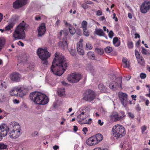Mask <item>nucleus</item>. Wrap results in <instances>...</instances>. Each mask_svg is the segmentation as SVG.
Returning a JSON list of instances; mask_svg holds the SVG:
<instances>
[{"label": "nucleus", "instance_id": "f257e3e1", "mask_svg": "<svg viewBox=\"0 0 150 150\" xmlns=\"http://www.w3.org/2000/svg\"><path fill=\"white\" fill-rule=\"evenodd\" d=\"M52 62L51 70L53 74L58 76L62 75L68 66V62L59 52H56Z\"/></svg>", "mask_w": 150, "mask_h": 150}, {"label": "nucleus", "instance_id": "f03ea898", "mask_svg": "<svg viewBox=\"0 0 150 150\" xmlns=\"http://www.w3.org/2000/svg\"><path fill=\"white\" fill-rule=\"evenodd\" d=\"M30 98L35 103L39 105L46 104L49 101L48 97L45 94L36 91L30 94Z\"/></svg>", "mask_w": 150, "mask_h": 150}, {"label": "nucleus", "instance_id": "7ed1b4c3", "mask_svg": "<svg viewBox=\"0 0 150 150\" xmlns=\"http://www.w3.org/2000/svg\"><path fill=\"white\" fill-rule=\"evenodd\" d=\"M8 135L11 138L16 139L22 134L21 126L18 123L15 121L11 122L8 127Z\"/></svg>", "mask_w": 150, "mask_h": 150}, {"label": "nucleus", "instance_id": "20e7f679", "mask_svg": "<svg viewBox=\"0 0 150 150\" xmlns=\"http://www.w3.org/2000/svg\"><path fill=\"white\" fill-rule=\"evenodd\" d=\"M26 23L23 21L16 27L13 33V36L16 40L24 39L25 38V32L24 31Z\"/></svg>", "mask_w": 150, "mask_h": 150}, {"label": "nucleus", "instance_id": "39448f33", "mask_svg": "<svg viewBox=\"0 0 150 150\" xmlns=\"http://www.w3.org/2000/svg\"><path fill=\"white\" fill-rule=\"evenodd\" d=\"M112 131L113 136L117 139L122 137L126 133L124 127L120 125H117L113 126Z\"/></svg>", "mask_w": 150, "mask_h": 150}, {"label": "nucleus", "instance_id": "423d86ee", "mask_svg": "<svg viewBox=\"0 0 150 150\" xmlns=\"http://www.w3.org/2000/svg\"><path fill=\"white\" fill-rule=\"evenodd\" d=\"M38 55L41 59L42 63L44 65H47L48 64L47 59L50 57V54L46 49L42 48H39L37 51Z\"/></svg>", "mask_w": 150, "mask_h": 150}, {"label": "nucleus", "instance_id": "0eeeda50", "mask_svg": "<svg viewBox=\"0 0 150 150\" xmlns=\"http://www.w3.org/2000/svg\"><path fill=\"white\" fill-rule=\"evenodd\" d=\"M126 117L125 112L120 110L118 112H114L110 116L111 120L114 122L122 121L125 119Z\"/></svg>", "mask_w": 150, "mask_h": 150}, {"label": "nucleus", "instance_id": "6e6552de", "mask_svg": "<svg viewBox=\"0 0 150 150\" xmlns=\"http://www.w3.org/2000/svg\"><path fill=\"white\" fill-rule=\"evenodd\" d=\"M82 99L86 101L91 102L95 98L96 93L92 90L87 89L83 94Z\"/></svg>", "mask_w": 150, "mask_h": 150}, {"label": "nucleus", "instance_id": "1a4fd4ad", "mask_svg": "<svg viewBox=\"0 0 150 150\" xmlns=\"http://www.w3.org/2000/svg\"><path fill=\"white\" fill-rule=\"evenodd\" d=\"M81 78V74L72 73L68 75L67 79L69 82L74 83L79 82Z\"/></svg>", "mask_w": 150, "mask_h": 150}, {"label": "nucleus", "instance_id": "9d476101", "mask_svg": "<svg viewBox=\"0 0 150 150\" xmlns=\"http://www.w3.org/2000/svg\"><path fill=\"white\" fill-rule=\"evenodd\" d=\"M118 96L122 105L125 107L128 104L127 95L125 93L120 92L118 93Z\"/></svg>", "mask_w": 150, "mask_h": 150}, {"label": "nucleus", "instance_id": "9b49d317", "mask_svg": "<svg viewBox=\"0 0 150 150\" xmlns=\"http://www.w3.org/2000/svg\"><path fill=\"white\" fill-rule=\"evenodd\" d=\"M115 80V81H112L110 83L109 87L111 89L115 90L116 88H118L120 86H121L122 83V79L121 77H118Z\"/></svg>", "mask_w": 150, "mask_h": 150}, {"label": "nucleus", "instance_id": "f8f14e48", "mask_svg": "<svg viewBox=\"0 0 150 150\" xmlns=\"http://www.w3.org/2000/svg\"><path fill=\"white\" fill-rule=\"evenodd\" d=\"M8 130V127L5 124L0 125V141L7 135Z\"/></svg>", "mask_w": 150, "mask_h": 150}, {"label": "nucleus", "instance_id": "ddd939ff", "mask_svg": "<svg viewBox=\"0 0 150 150\" xmlns=\"http://www.w3.org/2000/svg\"><path fill=\"white\" fill-rule=\"evenodd\" d=\"M140 11L142 13H146L150 9V1H145L140 7Z\"/></svg>", "mask_w": 150, "mask_h": 150}, {"label": "nucleus", "instance_id": "4468645a", "mask_svg": "<svg viewBox=\"0 0 150 150\" xmlns=\"http://www.w3.org/2000/svg\"><path fill=\"white\" fill-rule=\"evenodd\" d=\"M27 3V0H17L13 3V6L14 8L17 9L22 7Z\"/></svg>", "mask_w": 150, "mask_h": 150}, {"label": "nucleus", "instance_id": "2eb2a0df", "mask_svg": "<svg viewBox=\"0 0 150 150\" xmlns=\"http://www.w3.org/2000/svg\"><path fill=\"white\" fill-rule=\"evenodd\" d=\"M83 42V40L80 39L79 42L77 44V51L78 53L81 55H83L84 53L82 44Z\"/></svg>", "mask_w": 150, "mask_h": 150}, {"label": "nucleus", "instance_id": "dca6fc26", "mask_svg": "<svg viewBox=\"0 0 150 150\" xmlns=\"http://www.w3.org/2000/svg\"><path fill=\"white\" fill-rule=\"evenodd\" d=\"M21 76L18 73L14 72L11 73L10 75V78L12 81L18 82L20 81Z\"/></svg>", "mask_w": 150, "mask_h": 150}, {"label": "nucleus", "instance_id": "f3484780", "mask_svg": "<svg viewBox=\"0 0 150 150\" xmlns=\"http://www.w3.org/2000/svg\"><path fill=\"white\" fill-rule=\"evenodd\" d=\"M95 139V137L93 136L89 137L86 141V144L90 146H93L97 144V142Z\"/></svg>", "mask_w": 150, "mask_h": 150}, {"label": "nucleus", "instance_id": "a211bd4d", "mask_svg": "<svg viewBox=\"0 0 150 150\" xmlns=\"http://www.w3.org/2000/svg\"><path fill=\"white\" fill-rule=\"evenodd\" d=\"M46 29L45 26V24L43 23L41 25H40L38 29V35L39 37L42 36V35H44L46 31Z\"/></svg>", "mask_w": 150, "mask_h": 150}, {"label": "nucleus", "instance_id": "6ab92c4d", "mask_svg": "<svg viewBox=\"0 0 150 150\" xmlns=\"http://www.w3.org/2000/svg\"><path fill=\"white\" fill-rule=\"evenodd\" d=\"M86 112L84 111L82 112L80 115L78 116L77 119L78 121L81 124H82L83 121H84L86 120Z\"/></svg>", "mask_w": 150, "mask_h": 150}, {"label": "nucleus", "instance_id": "aec40b11", "mask_svg": "<svg viewBox=\"0 0 150 150\" xmlns=\"http://www.w3.org/2000/svg\"><path fill=\"white\" fill-rule=\"evenodd\" d=\"M18 87V95L20 97H23L25 95V93L24 91L23 88Z\"/></svg>", "mask_w": 150, "mask_h": 150}, {"label": "nucleus", "instance_id": "412c9836", "mask_svg": "<svg viewBox=\"0 0 150 150\" xmlns=\"http://www.w3.org/2000/svg\"><path fill=\"white\" fill-rule=\"evenodd\" d=\"M18 87V95L20 97H23L25 95V93L24 91L23 88Z\"/></svg>", "mask_w": 150, "mask_h": 150}, {"label": "nucleus", "instance_id": "4be33fe9", "mask_svg": "<svg viewBox=\"0 0 150 150\" xmlns=\"http://www.w3.org/2000/svg\"><path fill=\"white\" fill-rule=\"evenodd\" d=\"M93 137H94L96 141L97 142V144L102 141L103 138V135L100 134H97Z\"/></svg>", "mask_w": 150, "mask_h": 150}, {"label": "nucleus", "instance_id": "5701e85b", "mask_svg": "<svg viewBox=\"0 0 150 150\" xmlns=\"http://www.w3.org/2000/svg\"><path fill=\"white\" fill-rule=\"evenodd\" d=\"M18 87H14L13 90L11 91L10 95L12 96H18Z\"/></svg>", "mask_w": 150, "mask_h": 150}, {"label": "nucleus", "instance_id": "b1692460", "mask_svg": "<svg viewBox=\"0 0 150 150\" xmlns=\"http://www.w3.org/2000/svg\"><path fill=\"white\" fill-rule=\"evenodd\" d=\"M113 43L115 46L118 47L120 45V42L118 40L117 37H115L113 38Z\"/></svg>", "mask_w": 150, "mask_h": 150}, {"label": "nucleus", "instance_id": "393cba45", "mask_svg": "<svg viewBox=\"0 0 150 150\" xmlns=\"http://www.w3.org/2000/svg\"><path fill=\"white\" fill-rule=\"evenodd\" d=\"M95 33L96 34L100 36H104L105 35L103 30L101 29H96Z\"/></svg>", "mask_w": 150, "mask_h": 150}, {"label": "nucleus", "instance_id": "a878e982", "mask_svg": "<svg viewBox=\"0 0 150 150\" xmlns=\"http://www.w3.org/2000/svg\"><path fill=\"white\" fill-rule=\"evenodd\" d=\"M122 62L125 64L124 65H123L124 67L128 68L129 67L130 64L129 61H127L126 58H123L122 59Z\"/></svg>", "mask_w": 150, "mask_h": 150}, {"label": "nucleus", "instance_id": "bb28decb", "mask_svg": "<svg viewBox=\"0 0 150 150\" xmlns=\"http://www.w3.org/2000/svg\"><path fill=\"white\" fill-rule=\"evenodd\" d=\"M58 95L59 96H62L65 94V91L64 88H61L58 89L57 91Z\"/></svg>", "mask_w": 150, "mask_h": 150}, {"label": "nucleus", "instance_id": "cd10ccee", "mask_svg": "<svg viewBox=\"0 0 150 150\" xmlns=\"http://www.w3.org/2000/svg\"><path fill=\"white\" fill-rule=\"evenodd\" d=\"M87 54L88 57L91 59L93 60L96 59L95 58V55L93 52L90 51L88 52Z\"/></svg>", "mask_w": 150, "mask_h": 150}, {"label": "nucleus", "instance_id": "c85d7f7f", "mask_svg": "<svg viewBox=\"0 0 150 150\" xmlns=\"http://www.w3.org/2000/svg\"><path fill=\"white\" fill-rule=\"evenodd\" d=\"M5 43V39L3 38H0V52L2 49Z\"/></svg>", "mask_w": 150, "mask_h": 150}, {"label": "nucleus", "instance_id": "c756f323", "mask_svg": "<svg viewBox=\"0 0 150 150\" xmlns=\"http://www.w3.org/2000/svg\"><path fill=\"white\" fill-rule=\"evenodd\" d=\"M138 63L142 66H144L145 64V62L144 59L142 57L137 59Z\"/></svg>", "mask_w": 150, "mask_h": 150}, {"label": "nucleus", "instance_id": "7c9ffc66", "mask_svg": "<svg viewBox=\"0 0 150 150\" xmlns=\"http://www.w3.org/2000/svg\"><path fill=\"white\" fill-rule=\"evenodd\" d=\"M69 29L70 33L72 35L74 34L75 33L76 31L75 28L70 24L69 25Z\"/></svg>", "mask_w": 150, "mask_h": 150}, {"label": "nucleus", "instance_id": "2f4dec72", "mask_svg": "<svg viewBox=\"0 0 150 150\" xmlns=\"http://www.w3.org/2000/svg\"><path fill=\"white\" fill-rule=\"evenodd\" d=\"M95 51L96 52L100 55H102L104 52L102 48H96L95 49Z\"/></svg>", "mask_w": 150, "mask_h": 150}, {"label": "nucleus", "instance_id": "473e14b6", "mask_svg": "<svg viewBox=\"0 0 150 150\" xmlns=\"http://www.w3.org/2000/svg\"><path fill=\"white\" fill-rule=\"evenodd\" d=\"M13 26L14 25L13 23H10L5 27V30L6 31L9 30L13 28Z\"/></svg>", "mask_w": 150, "mask_h": 150}, {"label": "nucleus", "instance_id": "72a5a7b5", "mask_svg": "<svg viewBox=\"0 0 150 150\" xmlns=\"http://www.w3.org/2000/svg\"><path fill=\"white\" fill-rule=\"evenodd\" d=\"M142 54L145 55H149L150 54V52L149 50H147L144 47H142Z\"/></svg>", "mask_w": 150, "mask_h": 150}, {"label": "nucleus", "instance_id": "f704fd0d", "mask_svg": "<svg viewBox=\"0 0 150 150\" xmlns=\"http://www.w3.org/2000/svg\"><path fill=\"white\" fill-rule=\"evenodd\" d=\"M99 89L102 92H105V86L102 84H100L98 86Z\"/></svg>", "mask_w": 150, "mask_h": 150}, {"label": "nucleus", "instance_id": "c9c22d12", "mask_svg": "<svg viewBox=\"0 0 150 150\" xmlns=\"http://www.w3.org/2000/svg\"><path fill=\"white\" fill-rule=\"evenodd\" d=\"M105 50L106 53H109L112 51V47L108 46L105 49Z\"/></svg>", "mask_w": 150, "mask_h": 150}, {"label": "nucleus", "instance_id": "e433bc0d", "mask_svg": "<svg viewBox=\"0 0 150 150\" xmlns=\"http://www.w3.org/2000/svg\"><path fill=\"white\" fill-rule=\"evenodd\" d=\"M87 23L86 21H83L81 23V27L83 29H86L87 28Z\"/></svg>", "mask_w": 150, "mask_h": 150}, {"label": "nucleus", "instance_id": "4c0bfd02", "mask_svg": "<svg viewBox=\"0 0 150 150\" xmlns=\"http://www.w3.org/2000/svg\"><path fill=\"white\" fill-rule=\"evenodd\" d=\"M87 69L89 70L91 73H93L94 71L93 67L91 64H88L87 67Z\"/></svg>", "mask_w": 150, "mask_h": 150}, {"label": "nucleus", "instance_id": "58836bf2", "mask_svg": "<svg viewBox=\"0 0 150 150\" xmlns=\"http://www.w3.org/2000/svg\"><path fill=\"white\" fill-rule=\"evenodd\" d=\"M83 33L85 36H87L90 35V32L89 30H87V28L86 29H83Z\"/></svg>", "mask_w": 150, "mask_h": 150}, {"label": "nucleus", "instance_id": "ea45409f", "mask_svg": "<svg viewBox=\"0 0 150 150\" xmlns=\"http://www.w3.org/2000/svg\"><path fill=\"white\" fill-rule=\"evenodd\" d=\"M92 120L91 118H89L87 121L86 120H85L84 121H83L82 124H88L90 125L92 122Z\"/></svg>", "mask_w": 150, "mask_h": 150}, {"label": "nucleus", "instance_id": "a19ab883", "mask_svg": "<svg viewBox=\"0 0 150 150\" xmlns=\"http://www.w3.org/2000/svg\"><path fill=\"white\" fill-rule=\"evenodd\" d=\"M86 48L87 50H91L93 48V46L91 44L88 42L86 44Z\"/></svg>", "mask_w": 150, "mask_h": 150}, {"label": "nucleus", "instance_id": "79ce46f5", "mask_svg": "<svg viewBox=\"0 0 150 150\" xmlns=\"http://www.w3.org/2000/svg\"><path fill=\"white\" fill-rule=\"evenodd\" d=\"M7 146L6 144L0 143V149H5L7 148Z\"/></svg>", "mask_w": 150, "mask_h": 150}, {"label": "nucleus", "instance_id": "37998d69", "mask_svg": "<svg viewBox=\"0 0 150 150\" xmlns=\"http://www.w3.org/2000/svg\"><path fill=\"white\" fill-rule=\"evenodd\" d=\"M6 87V83L2 81L1 84L0 86V89H5Z\"/></svg>", "mask_w": 150, "mask_h": 150}, {"label": "nucleus", "instance_id": "c03bdc74", "mask_svg": "<svg viewBox=\"0 0 150 150\" xmlns=\"http://www.w3.org/2000/svg\"><path fill=\"white\" fill-rule=\"evenodd\" d=\"M70 54L72 56H76V50L74 49H71L69 51Z\"/></svg>", "mask_w": 150, "mask_h": 150}, {"label": "nucleus", "instance_id": "a18cd8bd", "mask_svg": "<svg viewBox=\"0 0 150 150\" xmlns=\"http://www.w3.org/2000/svg\"><path fill=\"white\" fill-rule=\"evenodd\" d=\"M127 46L129 49L133 48V43L132 41L128 42L127 43Z\"/></svg>", "mask_w": 150, "mask_h": 150}, {"label": "nucleus", "instance_id": "49530a36", "mask_svg": "<svg viewBox=\"0 0 150 150\" xmlns=\"http://www.w3.org/2000/svg\"><path fill=\"white\" fill-rule=\"evenodd\" d=\"M135 54L137 59H139L142 57L140 56V55L139 54L138 52L136 50H135Z\"/></svg>", "mask_w": 150, "mask_h": 150}, {"label": "nucleus", "instance_id": "de8ad7c7", "mask_svg": "<svg viewBox=\"0 0 150 150\" xmlns=\"http://www.w3.org/2000/svg\"><path fill=\"white\" fill-rule=\"evenodd\" d=\"M140 76L141 79H144L146 77V75L145 74L143 73H142L140 74Z\"/></svg>", "mask_w": 150, "mask_h": 150}, {"label": "nucleus", "instance_id": "09e8293b", "mask_svg": "<svg viewBox=\"0 0 150 150\" xmlns=\"http://www.w3.org/2000/svg\"><path fill=\"white\" fill-rule=\"evenodd\" d=\"M81 6L84 9L88 8L90 7L89 6L87 5L85 3L82 4L81 5Z\"/></svg>", "mask_w": 150, "mask_h": 150}, {"label": "nucleus", "instance_id": "8fccbe9b", "mask_svg": "<svg viewBox=\"0 0 150 150\" xmlns=\"http://www.w3.org/2000/svg\"><path fill=\"white\" fill-rule=\"evenodd\" d=\"M63 45L64 47H67L68 46V44L67 41H63L61 42Z\"/></svg>", "mask_w": 150, "mask_h": 150}, {"label": "nucleus", "instance_id": "3c124183", "mask_svg": "<svg viewBox=\"0 0 150 150\" xmlns=\"http://www.w3.org/2000/svg\"><path fill=\"white\" fill-rule=\"evenodd\" d=\"M146 127L145 125H144L141 127V131L142 133H143L146 130Z\"/></svg>", "mask_w": 150, "mask_h": 150}, {"label": "nucleus", "instance_id": "603ef678", "mask_svg": "<svg viewBox=\"0 0 150 150\" xmlns=\"http://www.w3.org/2000/svg\"><path fill=\"white\" fill-rule=\"evenodd\" d=\"M108 35L110 38H112L114 36V33L112 31L110 30L108 33Z\"/></svg>", "mask_w": 150, "mask_h": 150}, {"label": "nucleus", "instance_id": "864d4df0", "mask_svg": "<svg viewBox=\"0 0 150 150\" xmlns=\"http://www.w3.org/2000/svg\"><path fill=\"white\" fill-rule=\"evenodd\" d=\"M128 115L129 117H130L132 119H133L134 117V115L131 112H129L128 113Z\"/></svg>", "mask_w": 150, "mask_h": 150}, {"label": "nucleus", "instance_id": "5fc2aeb1", "mask_svg": "<svg viewBox=\"0 0 150 150\" xmlns=\"http://www.w3.org/2000/svg\"><path fill=\"white\" fill-rule=\"evenodd\" d=\"M102 12L100 10H98L96 12V15L98 16H99L102 15Z\"/></svg>", "mask_w": 150, "mask_h": 150}, {"label": "nucleus", "instance_id": "6e6d98bb", "mask_svg": "<svg viewBox=\"0 0 150 150\" xmlns=\"http://www.w3.org/2000/svg\"><path fill=\"white\" fill-rule=\"evenodd\" d=\"M82 131L83 132V134H86V132L88 131V129L87 128L85 127H83L82 129Z\"/></svg>", "mask_w": 150, "mask_h": 150}, {"label": "nucleus", "instance_id": "4d7b16f0", "mask_svg": "<svg viewBox=\"0 0 150 150\" xmlns=\"http://www.w3.org/2000/svg\"><path fill=\"white\" fill-rule=\"evenodd\" d=\"M84 2L86 4H93V2L92 1L88 0L84 1Z\"/></svg>", "mask_w": 150, "mask_h": 150}, {"label": "nucleus", "instance_id": "13d9d810", "mask_svg": "<svg viewBox=\"0 0 150 150\" xmlns=\"http://www.w3.org/2000/svg\"><path fill=\"white\" fill-rule=\"evenodd\" d=\"M99 20L100 21H102L106 20L104 16H102L100 17L99 18Z\"/></svg>", "mask_w": 150, "mask_h": 150}, {"label": "nucleus", "instance_id": "bf43d9fd", "mask_svg": "<svg viewBox=\"0 0 150 150\" xmlns=\"http://www.w3.org/2000/svg\"><path fill=\"white\" fill-rule=\"evenodd\" d=\"M35 19L36 21H39L40 20L41 17L40 16H36L35 17Z\"/></svg>", "mask_w": 150, "mask_h": 150}, {"label": "nucleus", "instance_id": "052dcab7", "mask_svg": "<svg viewBox=\"0 0 150 150\" xmlns=\"http://www.w3.org/2000/svg\"><path fill=\"white\" fill-rule=\"evenodd\" d=\"M135 109L136 111H139L141 110V108L138 105L136 107Z\"/></svg>", "mask_w": 150, "mask_h": 150}, {"label": "nucleus", "instance_id": "680f3d73", "mask_svg": "<svg viewBox=\"0 0 150 150\" xmlns=\"http://www.w3.org/2000/svg\"><path fill=\"white\" fill-rule=\"evenodd\" d=\"M98 124L100 126L103 125V122H102L100 120H99L98 122Z\"/></svg>", "mask_w": 150, "mask_h": 150}, {"label": "nucleus", "instance_id": "e2e57ef3", "mask_svg": "<svg viewBox=\"0 0 150 150\" xmlns=\"http://www.w3.org/2000/svg\"><path fill=\"white\" fill-rule=\"evenodd\" d=\"M59 148V146L57 145H55L53 146V149L54 150H57Z\"/></svg>", "mask_w": 150, "mask_h": 150}, {"label": "nucleus", "instance_id": "0e129e2a", "mask_svg": "<svg viewBox=\"0 0 150 150\" xmlns=\"http://www.w3.org/2000/svg\"><path fill=\"white\" fill-rule=\"evenodd\" d=\"M78 128L77 126H74L73 130L74 131L76 132L78 130Z\"/></svg>", "mask_w": 150, "mask_h": 150}, {"label": "nucleus", "instance_id": "69168bd1", "mask_svg": "<svg viewBox=\"0 0 150 150\" xmlns=\"http://www.w3.org/2000/svg\"><path fill=\"white\" fill-rule=\"evenodd\" d=\"M131 97L133 100H136L135 99L137 97V96L136 95H132L131 96Z\"/></svg>", "mask_w": 150, "mask_h": 150}, {"label": "nucleus", "instance_id": "338daca9", "mask_svg": "<svg viewBox=\"0 0 150 150\" xmlns=\"http://www.w3.org/2000/svg\"><path fill=\"white\" fill-rule=\"evenodd\" d=\"M18 44L20 45H21V46L23 47V46L24 45V43L22 42L21 41H19L18 42Z\"/></svg>", "mask_w": 150, "mask_h": 150}, {"label": "nucleus", "instance_id": "774afa93", "mask_svg": "<svg viewBox=\"0 0 150 150\" xmlns=\"http://www.w3.org/2000/svg\"><path fill=\"white\" fill-rule=\"evenodd\" d=\"M103 29L105 31H107V33L109 32V30H108V29H107L106 27L103 26Z\"/></svg>", "mask_w": 150, "mask_h": 150}]
</instances>
